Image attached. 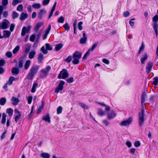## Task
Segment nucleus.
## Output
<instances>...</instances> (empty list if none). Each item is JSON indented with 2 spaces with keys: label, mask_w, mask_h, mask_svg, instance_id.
Listing matches in <instances>:
<instances>
[{
  "label": "nucleus",
  "mask_w": 158,
  "mask_h": 158,
  "mask_svg": "<svg viewBox=\"0 0 158 158\" xmlns=\"http://www.w3.org/2000/svg\"><path fill=\"white\" fill-rule=\"evenodd\" d=\"M116 115V114L113 111H112L110 113L107 114V117L109 118H114Z\"/></svg>",
  "instance_id": "nucleus-19"
},
{
  "label": "nucleus",
  "mask_w": 158,
  "mask_h": 158,
  "mask_svg": "<svg viewBox=\"0 0 158 158\" xmlns=\"http://www.w3.org/2000/svg\"><path fill=\"white\" fill-rule=\"evenodd\" d=\"M72 59V56H69L64 60V61L67 63H69L71 61Z\"/></svg>",
  "instance_id": "nucleus-37"
},
{
  "label": "nucleus",
  "mask_w": 158,
  "mask_h": 158,
  "mask_svg": "<svg viewBox=\"0 0 158 158\" xmlns=\"http://www.w3.org/2000/svg\"><path fill=\"white\" fill-rule=\"evenodd\" d=\"M10 23L6 19H4L1 25V27L2 29H6L9 27Z\"/></svg>",
  "instance_id": "nucleus-6"
},
{
  "label": "nucleus",
  "mask_w": 158,
  "mask_h": 158,
  "mask_svg": "<svg viewBox=\"0 0 158 158\" xmlns=\"http://www.w3.org/2000/svg\"><path fill=\"white\" fill-rule=\"evenodd\" d=\"M63 46V45L61 44H57L55 47V50L56 51H58L61 49Z\"/></svg>",
  "instance_id": "nucleus-25"
},
{
  "label": "nucleus",
  "mask_w": 158,
  "mask_h": 158,
  "mask_svg": "<svg viewBox=\"0 0 158 158\" xmlns=\"http://www.w3.org/2000/svg\"><path fill=\"white\" fill-rule=\"evenodd\" d=\"M11 72L13 74L17 75L19 73V71L18 68L14 67L12 68Z\"/></svg>",
  "instance_id": "nucleus-21"
},
{
  "label": "nucleus",
  "mask_w": 158,
  "mask_h": 158,
  "mask_svg": "<svg viewBox=\"0 0 158 158\" xmlns=\"http://www.w3.org/2000/svg\"><path fill=\"white\" fill-rule=\"evenodd\" d=\"M44 59V55L42 53H40L38 56V62L39 63H41L42 62V60Z\"/></svg>",
  "instance_id": "nucleus-15"
},
{
  "label": "nucleus",
  "mask_w": 158,
  "mask_h": 158,
  "mask_svg": "<svg viewBox=\"0 0 158 158\" xmlns=\"http://www.w3.org/2000/svg\"><path fill=\"white\" fill-rule=\"evenodd\" d=\"M50 0H44L43 2V4L44 5H47L48 4Z\"/></svg>",
  "instance_id": "nucleus-62"
},
{
  "label": "nucleus",
  "mask_w": 158,
  "mask_h": 158,
  "mask_svg": "<svg viewBox=\"0 0 158 158\" xmlns=\"http://www.w3.org/2000/svg\"><path fill=\"white\" fill-rule=\"evenodd\" d=\"M40 50L42 51L43 53L44 54H46L48 53V52L46 50V48L45 49V47L43 46L42 47Z\"/></svg>",
  "instance_id": "nucleus-39"
},
{
  "label": "nucleus",
  "mask_w": 158,
  "mask_h": 158,
  "mask_svg": "<svg viewBox=\"0 0 158 158\" xmlns=\"http://www.w3.org/2000/svg\"><path fill=\"white\" fill-rule=\"evenodd\" d=\"M12 103L14 105H17L19 102L18 98L13 97L11 99Z\"/></svg>",
  "instance_id": "nucleus-12"
},
{
  "label": "nucleus",
  "mask_w": 158,
  "mask_h": 158,
  "mask_svg": "<svg viewBox=\"0 0 158 158\" xmlns=\"http://www.w3.org/2000/svg\"><path fill=\"white\" fill-rule=\"evenodd\" d=\"M69 76V74L67 70L65 69H63L61 71L58 76L59 79H65Z\"/></svg>",
  "instance_id": "nucleus-3"
},
{
  "label": "nucleus",
  "mask_w": 158,
  "mask_h": 158,
  "mask_svg": "<svg viewBox=\"0 0 158 158\" xmlns=\"http://www.w3.org/2000/svg\"><path fill=\"white\" fill-rule=\"evenodd\" d=\"M42 24L41 23H37L34 27V30L35 31H37L40 27L42 25Z\"/></svg>",
  "instance_id": "nucleus-29"
},
{
  "label": "nucleus",
  "mask_w": 158,
  "mask_h": 158,
  "mask_svg": "<svg viewBox=\"0 0 158 158\" xmlns=\"http://www.w3.org/2000/svg\"><path fill=\"white\" fill-rule=\"evenodd\" d=\"M15 113L17 115H21L20 112L18 109H15Z\"/></svg>",
  "instance_id": "nucleus-64"
},
{
  "label": "nucleus",
  "mask_w": 158,
  "mask_h": 158,
  "mask_svg": "<svg viewBox=\"0 0 158 158\" xmlns=\"http://www.w3.org/2000/svg\"><path fill=\"white\" fill-rule=\"evenodd\" d=\"M154 81L152 83V84L154 85H156L158 83V77H156L153 78Z\"/></svg>",
  "instance_id": "nucleus-34"
},
{
  "label": "nucleus",
  "mask_w": 158,
  "mask_h": 158,
  "mask_svg": "<svg viewBox=\"0 0 158 158\" xmlns=\"http://www.w3.org/2000/svg\"><path fill=\"white\" fill-rule=\"evenodd\" d=\"M98 44V42H96L92 46L90 50L91 51H93L94 50V49L95 48V47L97 46Z\"/></svg>",
  "instance_id": "nucleus-53"
},
{
  "label": "nucleus",
  "mask_w": 158,
  "mask_h": 158,
  "mask_svg": "<svg viewBox=\"0 0 158 158\" xmlns=\"http://www.w3.org/2000/svg\"><path fill=\"white\" fill-rule=\"evenodd\" d=\"M146 94L145 92H143L141 95V103L142 109L141 110V112L139 113V123L140 126H142L144 123V107L145 104L144 103L145 101V97Z\"/></svg>",
  "instance_id": "nucleus-1"
},
{
  "label": "nucleus",
  "mask_w": 158,
  "mask_h": 158,
  "mask_svg": "<svg viewBox=\"0 0 158 158\" xmlns=\"http://www.w3.org/2000/svg\"><path fill=\"white\" fill-rule=\"evenodd\" d=\"M3 35L2 37L3 38H9L11 35V32L9 31L4 30L3 31Z\"/></svg>",
  "instance_id": "nucleus-11"
},
{
  "label": "nucleus",
  "mask_w": 158,
  "mask_h": 158,
  "mask_svg": "<svg viewBox=\"0 0 158 158\" xmlns=\"http://www.w3.org/2000/svg\"><path fill=\"white\" fill-rule=\"evenodd\" d=\"M87 37H82L80 40V43L82 44H84L86 43Z\"/></svg>",
  "instance_id": "nucleus-27"
},
{
  "label": "nucleus",
  "mask_w": 158,
  "mask_h": 158,
  "mask_svg": "<svg viewBox=\"0 0 158 158\" xmlns=\"http://www.w3.org/2000/svg\"><path fill=\"white\" fill-rule=\"evenodd\" d=\"M42 32L40 31L36 35V41L38 42L41 36Z\"/></svg>",
  "instance_id": "nucleus-52"
},
{
  "label": "nucleus",
  "mask_w": 158,
  "mask_h": 158,
  "mask_svg": "<svg viewBox=\"0 0 158 158\" xmlns=\"http://www.w3.org/2000/svg\"><path fill=\"white\" fill-rule=\"evenodd\" d=\"M81 53L78 51H75L73 56V58H77L80 59L81 57Z\"/></svg>",
  "instance_id": "nucleus-10"
},
{
  "label": "nucleus",
  "mask_w": 158,
  "mask_h": 158,
  "mask_svg": "<svg viewBox=\"0 0 158 158\" xmlns=\"http://www.w3.org/2000/svg\"><path fill=\"white\" fill-rule=\"evenodd\" d=\"M13 110L10 108H9L7 109L6 112L10 116H12L13 113Z\"/></svg>",
  "instance_id": "nucleus-30"
},
{
  "label": "nucleus",
  "mask_w": 158,
  "mask_h": 158,
  "mask_svg": "<svg viewBox=\"0 0 158 158\" xmlns=\"http://www.w3.org/2000/svg\"><path fill=\"white\" fill-rule=\"evenodd\" d=\"M6 99L5 98H2L0 99V105L3 106L6 102Z\"/></svg>",
  "instance_id": "nucleus-26"
},
{
  "label": "nucleus",
  "mask_w": 158,
  "mask_h": 158,
  "mask_svg": "<svg viewBox=\"0 0 158 158\" xmlns=\"http://www.w3.org/2000/svg\"><path fill=\"white\" fill-rule=\"evenodd\" d=\"M46 48V50H51L52 49V48L48 43L45 44Z\"/></svg>",
  "instance_id": "nucleus-40"
},
{
  "label": "nucleus",
  "mask_w": 158,
  "mask_h": 158,
  "mask_svg": "<svg viewBox=\"0 0 158 158\" xmlns=\"http://www.w3.org/2000/svg\"><path fill=\"white\" fill-rule=\"evenodd\" d=\"M40 72L41 73L40 74V76L41 77H44L48 74V73L44 69H41L40 70Z\"/></svg>",
  "instance_id": "nucleus-13"
},
{
  "label": "nucleus",
  "mask_w": 158,
  "mask_h": 158,
  "mask_svg": "<svg viewBox=\"0 0 158 158\" xmlns=\"http://www.w3.org/2000/svg\"><path fill=\"white\" fill-rule=\"evenodd\" d=\"M20 2L19 0H13L12 2V4L13 6H15Z\"/></svg>",
  "instance_id": "nucleus-43"
},
{
  "label": "nucleus",
  "mask_w": 158,
  "mask_h": 158,
  "mask_svg": "<svg viewBox=\"0 0 158 158\" xmlns=\"http://www.w3.org/2000/svg\"><path fill=\"white\" fill-rule=\"evenodd\" d=\"M144 48V45L143 42L141 46L140 47L138 54L139 55L140 54L141 51Z\"/></svg>",
  "instance_id": "nucleus-41"
},
{
  "label": "nucleus",
  "mask_w": 158,
  "mask_h": 158,
  "mask_svg": "<svg viewBox=\"0 0 158 158\" xmlns=\"http://www.w3.org/2000/svg\"><path fill=\"white\" fill-rule=\"evenodd\" d=\"M31 28V26H28L27 28L25 27H24L22 29V31L21 32V35L22 36H24L25 35L26 33H28L30 31Z\"/></svg>",
  "instance_id": "nucleus-9"
},
{
  "label": "nucleus",
  "mask_w": 158,
  "mask_h": 158,
  "mask_svg": "<svg viewBox=\"0 0 158 158\" xmlns=\"http://www.w3.org/2000/svg\"><path fill=\"white\" fill-rule=\"evenodd\" d=\"M6 116L7 115L5 113H3L2 114V116L1 121L2 123L3 124H4L5 123L6 121Z\"/></svg>",
  "instance_id": "nucleus-22"
},
{
  "label": "nucleus",
  "mask_w": 158,
  "mask_h": 158,
  "mask_svg": "<svg viewBox=\"0 0 158 158\" xmlns=\"http://www.w3.org/2000/svg\"><path fill=\"white\" fill-rule=\"evenodd\" d=\"M104 112L101 109H99L98 110V114L100 116H102L104 114Z\"/></svg>",
  "instance_id": "nucleus-50"
},
{
  "label": "nucleus",
  "mask_w": 158,
  "mask_h": 158,
  "mask_svg": "<svg viewBox=\"0 0 158 158\" xmlns=\"http://www.w3.org/2000/svg\"><path fill=\"white\" fill-rule=\"evenodd\" d=\"M19 66L20 68H22L23 67V61L20 60L19 62Z\"/></svg>",
  "instance_id": "nucleus-61"
},
{
  "label": "nucleus",
  "mask_w": 158,
  "mask_h": 158,
  "mask_svg": "<svg viewBox=\"0 0 158 158\" xmlns=\"http://www.w3.org/2000/svg\"><path fill=\"white\" fill-rule=\"evenodd\" d=\"M43 119L45 120V121L48 122L49 123L51 122L50 117L49 114H47L46 115H44L43 117Z\"/></svg>",
  "instance_id": "nucleus-18"
},
{
  "label": "nucleus",
  "mask_w": 158,
  "mask_h": 158,
  "mask_svg": "<svg viewBox=\"0 0 158 158\" xmlns=\"http://www.w3.org/2000/svg\"><path fill=\"white\" fill-rule=\"evenodd\" d=\"M40 7L41 5L40 3H35L32 5V7L35 9L40 8Z\"/></svg>",
  "instance_id": "nucleus-31"
},
{
  "label": "nucleus",
  "mask_w": 158,
  "mask_h": 158,
  "mask_svg": "<svg viewBox=\"0 0 158 158\" xmlns=\"http://www.w3.org/2000/svg\"><path fill=\"white\" fill-rule=\"evenodd\" d=\"M148 57L147 54L145 53L141 59V62L142 64H143L144 63L145 61L147 59Z\"/></svg>",
  "instance_id": "nucleus-14"
},
{
  "label": "nucleus",
  "mask_w": 158,
  "mask_h": 158,
  "mask_svg": "<svg viewBox=\"0 0 158 158\" xmlns=\"http://www.w3.org/2000/svg\"><path fill=\"white\" fill-rule=\"evenodd\" d=\"M44 102H42V105L39 106V108L37 111V113L38 114H39L41 112V111L42 110L43 108V106H44Z\"/></svg>",
  "instance_id": "nucleus-33"
},
{
  "label": "nucleus",
  "mask_w": 158,
  "mask_h": 158,
  "mask_svg": "<svg viewBox=\"0 0 158 158\" xmlns=\"http://www.w3.org/2000/svg\"><path fill=\"white\" fill-rule=\"evenodd\" d=\"M99 104L102 106H103L104 107H106L105 110L107 111H110V108L109 106H107V105L105 104L104 103H99Z\"/></svg>",
  "instance_id": "nucleus-36"
},
{
  "label": "nucleus",
  "mask_w": 158,
  "mask_h": 158,
  "mask_svg": "<svg viewBox=\"0 0 158 158\" xmlns=\"http://www.w3.org/2000/svg\"><path fill=\"white\" fill-rule=\"evenodd\" d=\"M64 21V18L61 16L58 19V22L59 23H63Z\"/></svg>",
  "instance_id": "nucleus-48"
},
{
  "label": "nucleus",
  "mask_w": 158,
  "mask_h": 158,
  "mask_svg": "<svg viewBox=\"0 0 158 158\" xmlns=\"http://www.w3.org/2000/svg\"><path fill=\"white\" fill-rule=\"evenodd\" d=\"M21 115H16L15 118V122L17 123L18 120H19L21 118Z\"/></svg>",
  "instance_id": "nucleus-60"
},
{
  "label": "nucleus",
  "mask_w": 158,
  "mask_h": 158,
  "mask_svg": "<svg viewBox=\"0 0 158 158\" xmlns=\"http://www.w3.org/2000/svg\"><path fill=\"white\" fill-rule=\"evenodd\" d=\"M83 24V22L81 21L78 24V28L79 30H81L83 29L82 25Z\"/></svg>",
  "instance_id": "nucleus-44"
},
{
  "label": "nucleus",
  "mask_w": 158,
  "mask_h": 158,
  "mask_svg": "<svg viewBox=\"0 0 158 158\" xmlns=\"http://www.w3.org/2000/svg\"><path fill=\"white\" fill-rule=\"evenodd\" d=\"M2 5L3 6L7 5L8 3V0H2Z\"/></svg>",
  "instance_id": "nucleus-63"
},
{
  "label": "nucleus",
  "mask_w": 158,
  "mask_h": 158,
  "mask_svg": "<svg viewBox=\"0 0 158 158\" xmlns=\"http://www.w3.org/2000/svg\"><path fill=\"white\" fill-rule=\"evenodd\" d=\"M33 108H34L33 106H32V107H31V112L28 115V118L29 119H31V116H31V114H32V113L33 112Z\"/></svg>",
  "instance_id": "nucleus-54"
},
{
  "label": "nucleus",
  "mask_w": 158,
  "mask_h": 158,
  "mask_svg": "<svg viewBox=\"0 0 158 158\" xmlns=\"http://www.w3.org/2000/svg\"><path fill=\"white\" fill-rule=\"evenodd\" d=\"M36 54V52L34 51H31L29 52V58L30 59H32L34 57Z\"/></svg>",
  "instance_id": "nucleus-24"
},
{
  "label": "nucleus",
  "mask_w": 158,
  "mask_h": 158,
  "mask_svg": "<svg viewBox=\"0 0 158 158\" xmlns=\"http://www.w3.org/2000/svg\"><path fill=\"white\" fill-rule=\"evenodd\" d=\"M63 27L65 28L66 30L68 31L69 30L70 27L68 23H66L63 25Z\"/></svg>",
  "instance_id": "nucleus-49"
},
{
  "label": "nucleus",
  "mask_w": 158,
  "mask_h": 158,
  "mask_svg": "<svg viewBox=\"0 0 158 158\" xmlns=\"http://www.w3.org/2000/svg\"><path fill=\"white\" fill-rule=\"evenodd\" d=\"M23 9V6L22 4L19 5L17 8V10L18 11H21Z\"/></svg>",
  "instance_id": "nucleus-51"
},
{
  "label": "nucleus",
  "mask_w": 158,
  "mask_h": 158,
  "mask_svg": "<svg viewBox=\"0 0 158 158\" xmlns=\"http://www.w3.org/2000/svg\"><path fill=\"white\" fill-rule=\"evenodd\" d=\"M31 64V61L29 60L26 61L24 65V69L26 70L27 69Z\"/></svg>",
  "instance_id": "nucleus-20"
},
{
  "label": "nucleus",
  "mask_w": 158,
  "mask_h": 158,
  "mask_svg": "<svg viewBox=\"0 0 158 158\" xmlns=\"http://www.w3.org/2000/svg\"><path fill=\"white\" fill-rule=\"evenodd\" d=\"M30 46L28 44H27L25 49V52L26 53H28L30 50Z\"/></svg>",
  "instance_id": "nucleus-38"
},
{
  "label": "nucleus",
  "mask_w": 158,
  "mask_h": 158,
  "mask_svg": "<svg viewBox=\"0 0 158 158\" xmlns=\"http://www.w3.org/2000/svg\"><path fill=\"white\" fill-rule=\"evenodd\" d=\"M134 145L135 147H138L140 145V143L138 141H136L134 143Z\"/></svg>",
  "instance_id": "nucleus-59"
},
{
  "label": "nucleus",
  "mask_w": 158,
  "mask_h": 158,
  "mask_svg": "<svg viewBox=\"0 0 158 158\" xmlns=\"http://www.w3.org/2000/svg\"><path fill=\"white\" fill-rule=\"evenodd\" d=\"M65 82L63 81H61L60 82L58 86L56 88L55 92L56 93H58L60 90H61L63 89V85L64 84Z\"/></svg>",
  "instance_id": "nucleus-4"
},
{
  "label": "nucleus",
  "mask_w": 158,
  "mask_h": 158,
  "mask_svg": "<svg viewBox=\"0 0 158 158\" xmlns=\"http://www.w3.org/2000/svg\"><path fill=\"white\" fill-rule=\"evenodd\" d=\"M47 11L45 9H41L38 14V19H41L46 15Z\"/></svg>",
  "instance_id": "nucleus-7"
},
{
  "label": "nucleus",
  "mask_w": 158,
  "mask_h": 158,
  "mask_svg": "<svg viewBox=\"0 0 158 158\" xmlns=\"http://www.w3.org/2000/svg\"><path fill=\"white\" fill-rule=\"evenodd\" d=\"M40 156L43 158H50V155L48 153L44 152L41 154Z\"/></svg>",
  "instance_id": "nucleus-23"
},
{
  "label": "nucleus",
  "mask_w": 158,
  "mask_h": 158,
  "mask_svg": "<svg viewBox=\"0 0 158 158\" xmlns=\"http://www.w3.org/2000/svg\"><path fill=\"white\" fill-rule=\"evenodd\" d=\"M19 46H16L13 51V53L14 54L16 53L19 50Z\"/></svg>",
  "instance_id": "nucleus-42"
},
{
  "label": "nucleus",
  "mask_w": 158,
  "mask_h": 158,
  "mask_svg": "<svg viewBox=\"0 0 158 158\" xmlns=\"http://www.w3.org/2000/svg\"><path fill=\"white\" fill-rule=\"evenodd\" d=\"M28 17V15L27 14L22 13L20 15V19L21 20H23L27 18Z\"/></svg>",
  "instance_id": "nucleus-16"
},
{
  "label": "nucleus",
  "mask_w": 158,
  "mask_h": 158,
  "mask_svg": "<svg viewBox=\"0 0 158 158\" xmlns=\"http://www.w3.org/2000/svg\"><path fill=\"white\" fill-rule=\"evenodd\" d=\"M153 21L154 22L153 24L155 23H157V21H158V15H156L153 18Z\"/></svg>",
  "instance_id": "nucleus-47"
},
{
  "label": "nucleus",
  "mask_w": 158,
  "mask_h": 158,
  "mask_svg": "<svg viewBox=\"0 0 158 158\" xmlns=\"http://www.w3.org/2000/svg\"><path fill=\"white\" fill-rule=\"evenodd\" d=\"M62 108L61 106L58 107L57 110V113L58 114H60L62 111Z\"/></svg>",
  "instance_id": "nucleus-45"
},
{
  "label": "nucleus",
  "mask_w": 158,
  "mask_h": 158,
  "mask_svg": "<svg viewBox=\"0 0 158 158\" xmlns=\"http://www.w3.org/2000/svg\"><path fill=\"white\" fill-rule=\"evenodd\" d=\"M39 68V66L37 65H35L32 66L28 74L27 78L29 80H32L35 75L37 73Z\"/></svg>",
  "instance_id": "nucleus-2"
},
{
  "label": "nucleus",
  "mask_w": 158,
  "mask_h": 158,
  "mask_svg": "<svg viewBox=\"0 0 158 158\" xmlns=\"http://www.w3.org/2000/svg\"><path fill=\"white\" fill-rule=\"evenodd\" d=\"M35 37L36 36L35 35H32L30 37V40L31 42H34L35 41Z\"/></svg>",
  "instance_id": "nucleus-46"
},
{
  "label": "nucleus",
  "mask_w": 158,
  "mask_h": 158,
  "mask_svg": "<svg viewBox=\"0 0 158 158\" xmlns=\"http://www.w3.org/2000/svg\"><path fill=\"white\" fill-rule=\"evenodd\" d=\"M74 81V79L73 77H71L69 78L67 80V81L69 83H71Z\"/></svg>",
  "instance_id": "nucleus-58"
},
{
  "label": "nucleus",
  "mask_w": 158,
  "mask_h": 158,
  "mask_svg": "<svg viewBox=\"0 0 158 158\" xmlns=\"http://www.w3.org/2000/svg\"><path fill=\"white\" fill-rule=\"evenodd\" d=\"M51 29V25L50 24H49L48 27L47 29L45 30V32L48 34L49 32L50 31Z\"/></svg>",
  "instance_id": "nucleus-56"
},
{
  "label": "nucleus",
  "mask_w": 158,
  "mask_h": 158,
  "mask_svg": "<svg viewBox=\"0 0 158 158\" xmlns=\"http://www.w3.org/2000/svg\"><path fill=\"white\" fill-rule=\"evenodd\" d=\"M6 55L7 57L10 58L12 56V53L10 52H8L6 53Z\"/></svg>",
  "instance_id": "nucleus-55"
},
{
  "label": "nucleus",
  "mask_w": 158,
  "mask_h": 158,
  "mask_svg": "<svg viewBox=\"0 0 158 158\" xmlns=\"http://www.w3.org/2000/svg\"><path fill=\"white\" fill-rule=\"evenodd\" d=\"M19 14L15 11H13L12 13V18L13 19H15L16 18L18 17Z\"/></svg>",
  "instance_id": "nucleus-32"
},
{
  "label": "nucleus",
  "mask_w": 158,
  "mask_h": 158,
  "mask_svg": "<svg viewBox=\"0 0 158 158\" xmlns=\"http://www.w3.org/2000/svg\"><path fill=\"white\" fill-rule=\"evenodd\" d=\"M79 59L77 58H73V60L72 61L73 63L74 64H77L79 63Z\"/></svg>",
  "instance_id": "nucleus-35"
},
{
  "label": "nucleus",
  "mask_w": 158,
  "mask_h": 158,
  "mask_svg": "<svg viewBox=\"0 0 158 158\" xmlns=\"http://www.w3.org/2000/svg\"><path fill=\"white\" fill-rule=\"evenodd\" d=\"M15 80V78L13 76L10 77L9 80L7 82L8 84L10 85L12 84L13 81Z\"/></svg>",
  "instance_id": "nucleus-28"
},
{
  "label": "nucleus",
  "mask_w": 158,
  "mask_h": 158,
  "mask_svg": "<svg viewBox=\"0 0 158 158\" xmlns=\"http://www.w3.org/2000/svg\"><path fill=\"white\" fill-rule=\"evenodd\" d=\"M32 97L31 96H28L27 97V100L28 101V104H31V102Z\"/></svg>",
  "instance_id": "nucleus-57"
},
{
  "label": "nucleus",
  "mask_w": 158,
  "mask_h": 158,
  "mask_svg": "<svg viewBox=\"0 0 158 158\" xmlns=\"http://www.w3.org/2000/svg\"><path fill=\"white\" fill-rule=\"evenodd\" d=\"M132 120V118L131 117L128 119L123 121L120 123V125L122 126H127L131 123Z\"/></svg>",
  "instance_id": "nucleus-5"
},
{
  "label": "nucleus",
  "mask_w": 158,
  "mask_h": 158,
  "mask_svg": "<svg viewBox=\"0 0 158 158\" xmlns=\"http://www.w3.org/2000/svg\"><path fill=\"white\" fill-rule=\"evenodd\" d=\"M158 25L156 22L153 24V27L155 31L156 36L158 35Z\"/></svg>",
  "instance_id": "nucleus-17"
},
{
  "label": "nucleus",
  "mask_w": 158,
  "mask_h": 158,
  "mask_svg": "<svg viewBox=\"0 0 158 158\" xmlns=\"http://www.w3.org/2000/svg\"><path fill=\"white\" fill-rule=\"evenodd\" d=\"M153 66V64L151 61H149L146 66V72L148 74H149Z\"/></svg>",
  "instance_id": "nucleus-8"
}]
</instances>
